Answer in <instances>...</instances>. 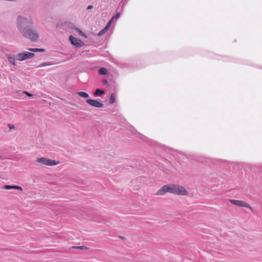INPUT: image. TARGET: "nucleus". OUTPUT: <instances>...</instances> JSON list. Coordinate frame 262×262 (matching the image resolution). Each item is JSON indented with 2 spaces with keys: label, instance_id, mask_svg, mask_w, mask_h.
I'll use <instances>...</instances> for the list:
<instances>
[{
  "label": "nucleus",
  "instance_id": "nucleus-1",
  "mask_svg": "<svg viewBox=\"0 0 262 262\" xmlns=\"http://www.w3.org/2000/svg\"><path fill=\"white\" fill-rule=\"evenodd\" d=\"M33 24L34 21L31 17L26 18L19 15L16 19L17 29L23 36L32 41H36L39 38V33L31 28Z\"/></svg>",
  "mask_w": 262,
  "mask_h": 262
},
{
  "label": "nucleus",
  "instance_id": "nucleus-2",
  "mask_svg": "<svg viewBox=\"0 0 262 262\" xmlns=\"http://www.w3.org/2000/svg\"><path fill=\"white\" fill-rule=\"evenodd\" d=\"M34 56V54L31 52L24 51L19 53L16 55V59L18 61H24L25 60L30 59Z\"/></svg>",
  "mask_w": 262,
  "mask_h": 262
},
{
  "label": "nucleus",
  "instance_id": "nucleus-3",
  "mask_svg": "<svg viewBox=\"0 0 262 262\" xmlns=\"http://www.w3.org/2000/svg\"><path fill=\"white\" fill-rule=\"evenodd\" d=\"M172 193L177 195H186L188 192L184 187L173 185H172Z\"/></svg>",
  "mask_w": 262,
  "mask_h": 262
},
{
  "label": "nucleus",
  "instance_id": "nucleus-4",
  "mask_svg": "<svg viewBox=\"0 0 262 262\" xmlns=\"http://www.w3.org/2000/svg\"><path fill=\"white\" fill-rule=\"evenodd\" d=\"M37 162L43 165L48 166L56 165L58 164L59 163L58 162H57L55 160H52L50 159L46 158H38L37 159Z\"/></svg>",
  "mask_w": 262,
  "mask_h": 262
},
{
  "label": "nucleus",
  "instance_id": "nucleus-5",
  "mask_svg": "<svg viewBox=\"0 0 262 262\" xmlns=\"http://www.w3.org/2000/svg\"><path fill=\"white\" fill-rule=\"evenodd\" d=\"M230 202L237 206L239 207H244L247 208L249 209H250L253 212H254L253 208L251 207V206L247 202H244L243 201L241 200H230Z\"/></svg>",
  "mask_w": 262,
  "mask_h": 262
},
{
  "label": "nucleus",
  "instance_id": "nucleus-6",
  "mask_svg": "<svg viewBox=\"0 0 262 262\" xmlns=\"http://www.w3.org/2000/svg\"><path fill=\"white\" fill-rule=\"evenodd\" d=\"M71 43L76 47L77 48H80L84 46V43L82 42L80 39L75 38L72 35H71L69 37Z\"/></svg>",
  "mask_w": 262,
  "mask_h": 262
},
{
  "label": "nucleus",
  "instance_id": "nucleus-7",
  "mask_svg": "<svg viewBox=\"0 0 262 262\" xmlns=\"http://www.w3.org/2000/svg\"><path fill=\"white\" fill-rule=\"evenodd\" d=\"M172 185H164L157 192L158 195H163L166 192H170L172 193Z\"/></svg>",
  "mask_w": 262,
  "mask_h": 262
},
{
  "label": "nucleus",
  "instance_id": "nucleus-8",
  "mask_svg": "<svg viewBox=\"0 0 262 262\" xmlns=\"http://www.w3.org/2000/svg\"><path fill=\"white\" fill-rule=\"evenodd\" d=\"M86 102L90 105L97 108L103 107L104 106L103 103L100 102L96 100L87 99Z\"/></svg>",
  "mask_w": 262,
  "mask_h": 262
},
{
  "label": "nucleus",
  "instance_id": "nucleus-9",
  "mask_svg": "<svg viewBox=\"0 0 262 262\" xmlns=\"http://www.w3.org/2000/svg\"><path fill=\"white\" fill-rule=\"evenodd\" d=\"M7 59L10 63L13 66H15V60L16 59V56L11 54H8L6 55Z\"/></svg>",
  "mask_w": 262,
  "mask_h": 262
},
{
  "label": "nucleus",
  "instance_id": "nucleus-10",
  "mask_svg": "<svg viewBox=\"0 0 262 262\" xmlns=\"http://www.w3.org/2000/svg\"><path fill=\"white\" fill-rule=\"evenodd\" d=\"M74 29L78 33L79 35L85 38H87V35L83 32L82 30H81L79 28L75 27Z\"/></svg>",
  "mask_w": 262,
  "mask_h": 262
},
{
  "label": "nucleus",
  "instance_id": "nucleus-11",
  "mask_svg": "<svg viewBox=\"0 0 262 262\" xmlns=\"http://www.w3.org/2000/svg\"><path fill=\"white\" fill-rule=\"evenodd\" d=\"M107 70L105 68H101L99 70V73L101 75H106L107 74Z\"/></svg>",
  "mask_w": 262,
  "mask_h": 262
},
{
  "label": "nucleus",
  "instance_id": "nucleus-12",
  "mask_svg": "<svg viewBox=\"0 0 262 262\" xmlns=\"http://www.w3.org/2000/svg\"><path fill=\"white\" fill-rule=\"evenodd\" d=\"M103 94H104V91L99 89H97L94 93L95 96H100Z\"/></svg>",
  "mask_w": 262,
  "mask_h": 262
},
{
  "label": "nucleus",
  "instance_id": "nucleus-13",
  "mask_svg": "<svg viewBox=\"0 0 262 262\" xmlns=\"http://www.w3.org/2000/svg\"><path fill=\"white\" fill-rule=\"evenodd\" d=\"M28 50L32 52H44L45 50L43 49H39V48H29Z\"/></svg>",
  "mask_w": 262,
  "mask_h": 262
},
{
  "label": "nucleus",
  "instance_id": "nucleus-14",
  "mask_svg": "<svg viewBox=\"0 0 262 262\" xmlns=\"http://www.w3.org/2000/svg\"><path fill=\"white\" fill-rule=\"evenodd\" d=\"M78 94L81 97L83 98H88L89 97V95L88 93L84 92H78Z\"/></svg>",
  "mask_w": 262,
  "mask_h": 262
},
{
  "label": "nucleus",
  "instance_id": "nucleus-15",
  "mask_svg": "<svg viewBox=\"0 0 262 262\" xmlns=\"http://www.w3.org/2000/svg\"><path fill=\"white\" fill-rule=\"evenodd\" d=\"M115 96L114 94L112 93V94H111V95L110 96L109 103L110 104H113L115 102Z\"/></svg>",
  "mask_w": 262,
  "mask_h": 262
},
{
  "label": "nucleus",
  "instance_id": "nucleus-16",
  "mask_svg": "<svg viewBox=\"0 0 262 262\" xmlns=\"http://www.w3.org/2000/svg\"><path fill=\"white\" fill-rule=\"evenodd\" d=\"M52 63L51 62H43L42 63H41L38 67H43L48 66L52 65Z\"/></svg>",
  "mask_w": 262,
  "mask_h": 262
},
{
  "label": "nucleus",
  "instance_id": "nucleus-17",
  "mask_svg": "<svg viewBox=\"0 0 262 262\" xmlns=\"http://www.w3.org/2000/svg\"><path fill=\"white\" fill-rule=\"evenodd\" d=\"M113 21V18H111L108 22L107 23L106 25L105 26V27L107 28L108 29L110 28V27L111 26L112 23Z\"/></svg>",
  "mask_w": 262,
  "mask_h": 262
},
{
  "label": "nucleus",
  "instance_id": "nucleus-18",
  "mask_svg": "<svg viewBox=\"0 0 262 262\" xmlns=\"http://www.w3.org/2000/svg\"><path fill=\"white\" fill-rule=\"evenodd\" d=\"M14 188V185H5L4 186V188L5 189H7V190H9V189H13Z\"/></svg>",
  "mask_w": 262,
  "mask_h": 262
},
{
  "label": "nucleus",
  "instance_id": "nucleus-19",
  "mask_svg": "<svg viewBox=\"0 0 262 262\" xmlns=\"http://www.w3.org/2000/svg\"><path fill=\"white\" fill-rule=\"evenodd\" d=\"M120 16V13H119V12H117V13L115 15V16H113V17H112V18H113V20H114V19H118V18H119Z\"/></svg>",
  "mask_w": 262,
  "mask_h": 262
},
{
  "label": "nucleus",
  "instance_id": "nucleus-20",
  "mask_svg": "<svg viewBox=\"0 0 262 262\" xmlns=\"http://www.w3.org/2000/svg\"><path fill=\"white\" fill-rule=\"evenodd\" d=\"M13 189H14L19 190H20V191H23V188H22V187H21L20 186H19L14 185V188H13Z\"/></svg>",
  "mask_w": 262,
  "mask_h": 262
},
{
  "label": "nucleus",
  "instance_id": "nucleus-21",
  "mask_svg": "<svg viewBox=\"0 0 262 262\" xmlns=\"http://www.w3.org/2000/svg\"><path fill=\"white\" fill-rule=\"evenodd\" d=\"M8 127L10 129H14L15 127L14 125L12 124H8Z\"/></svg>",
  "mask_w": 262,
  "mask_h": 262
},
{
  "label": "nucleus",
  "instance_id": "nucleus-22",
  "mask_svg": "<svg viewBox=\"0 0 262 262\" xmlns=\"http://www.w3.org/2000/svg\"><path fill=\"white\" fill-rule=\"evenodd\" d=\"M104 33H105L104 32V31H103V30L102 29L98 34H97V36H101L102 35H103Z\"/></svg>",
  "mask_w": 262,
  "mask_h": 262
},
{
  "label": "nucleus",
  "instance_id": "nucleus-23",
  "mask_svg": "<svg viewBox=\"0 0 262 262\" xmlns=\"http://www.w3.org/2000/svg\"><path fill=\"white\" fill-rule=\"evenodd\" d=\"M24 93L30 97H33V95H32L31 94L29 93L28 92L25 91Z\"/></svg>",
  "mask_w": 262,
  "mask_h": 262
},
{
  "label": "nucleus",
  "instance_id": "nucleus-24",
  "mask_svg": "<svg viewBox=\"0 0 262 262\" xmlns=\"http://www.w3.org/2000/svg\"><path fill=\"white\" fill-rule=\"evenodd\" d=\"M93 8V6L92 5H89L88 6V8H87V9L88 10H90V9H91Z\"/></svg>",
  "mask_w": 262,
  "mask_h": 262
},
{
  "label": "nucleus",
  "instance_id": "nucleus-25",
  "mask_svg": "<svg viewBox=\"0 0 262 262\" xmlns=\"http://www.w3.org/2000/svg\"><path fill=\"white\" fill-rule=\"evenodd\" d=\"M104 33H105L108 29L105 27L102 29Z\"/></svg>",
  "mask_w": 262,
  "mask_h": 262
},
{
  "label": "nucleus",
  "instance_id": "nucleus-26",
  "mask_svg": "<svg viewBox=\"0 0 262 262\" xmlns=\"http://www.w3.org/2000/svg\"><path fill=\"white\" fill-rule=\"evenodd\" d=\"M103 82H104V83H107V80H104L103 81Z\"/></svg>",
  "mask_w": 262,
  "mask_h": 262
},
{
  "label": "nucleus",
  "instance_id": "nucleus-27",
  "mask_svg": "<svg viewBox=\"0 0 262 262\" xmlns=\"http://www.w3.org/2000/svg\"><path fill=\"white\" fill-rule=\"evenodd\" d=\"M83 247H82V246H80V247H79V248H80V249H83Z\"/></svg>",
  "mask_w": 262,
  "mask_h": 262
},
{
  "label": "nucleus",
  "instance_id": "nucleus-28",
  "mask_svg": "<svg viewBox=\"0 0 262 262\" xmlns=\"http://www.w3.org/2000/svg\"><path fill=\"white\" fill-rule=\"evenodd\" d=\"M2 158V156H0V158Z\"/></svg>",
  "mask_w": 262,
  "mask_h": 262
}]
</instances>
